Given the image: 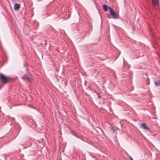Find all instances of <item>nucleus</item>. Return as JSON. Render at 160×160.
Returning a JSON list of instances; mask_svg holds the SVG:
<instances>
[{"label":"nucleus","instance_id":"obj_12","mask_svg":"<svg viewBox=\"0 0 160 160\" xmlns=\"http://www.w3.org/2000/svg\"><path fill=\"white\" fill-rule=\"evenodd\" d=\"M29 73V72H27V73H26L27 74H28Z\"/></svg>","mask_w":160,"mask_h":160},{"label":"nucleus","instance_id":"obj_6","mask_svg":"<svg viewBox=\"0 0 160 160\" xmlns=\"http://www.w3.org/2000/svg\"><path fill=\"white\" fill-rule=\"evenodd\" d=\"M20 5L18 3H16L14 6V8L15 11H17L19 10L20 8Z\"/></svg>","mask_w":160,"mask_h":160},{"label":"nucleus","instance_id":"obj_5","mask_svg":"<svg viewBox=\"0 0 160 160\" xmlns=\"http://www.w3.org/2000/svg\"><path fill=\"white\" fill-rule=\"evenodd\" d=\"M140 128H142L143 129H146L148 130H149V128H148L147 126L144 123H143L140 124Z\"/></svg>","mask_w":160,"mask_h":160},{"label":"nucleus","instance_id":"obj_10","mask_svg":"<svg viewBox=\"0 0 160 160\" xmlns=\"http://www.w3.org/2000/svg\"><path fill=\"white\" fill-rule=\"evenodd\" d=\"M73 134L75 136H76V137H77V138H78V136H77V135L76 134V133H73Z\"/></svg>","mask_w":160,"mask_h":160},{"label":"nucleus","instance_id":"obj_3","mask_svg":"<svg viewBox=\"0 0 160 160\" xmlns=\"http://www.w3.org/2000/svg\"><path fill=\"white\" fill-rule=\"evenodd\" d=\"M152 1L154 9H159V0H152Z\"/></svg>","mask_w":160,"mask_h":160},{"label":"nucleus","instance_id":"obj_2","mask_svg":"<svg viewBox=\"0 0 160 160\" xmlns=\"http://www.w3.org/2000/svg\"><path fill=\"white\" fill-rule=\"evenodd\" d=\"M109 10L110 16L113 19H116L119 17L118 13H117L116 12L114 11L113 9L111 7L108 8Z\"/></svg>","mask_w":160,"mask_h":160},{"label":"nucleus","instance_id":"obj_1","mask_svg":"<svg viewBox=\"0 0 160 160\" xmlns=\"http://www.w3.org/2000/svg\"><path fill=\"white\" fill-rule=\"evenodd\" d=\"M11 80V79L10 77H7L0 73V81L2 83L4 84L7 83Z\"/></svg>","mask_w":160,"mask_h":160},{"label":"nucleus","instance_id":"obj_9","mask_svg":"<svg viewBox=\"0 0 160 160\" xmlns=\"http://www.w3.org/2000/svg\"><path fill=\"white\" fill-rule=\"evenodd\" d=\"M111 130H112V131L114 133L115 132H116V130L114 129V127H112L111 128Z\"/></svg>","mask_w":160,"mask_h":160},{"label":"nucleus","instance_id":"obj_4","mask_svg":"<svg viewBox=\"0 0 160 160\" xmlns=\"http://www.w3.org/2000/svg\"><path fill=\"white\" fill-rule=\"evenodd\" d=\"M22 78L25 80H27L30 82H32L33 80V79L32 78L26 74H25L22 77Z\"/></svg>","mask_w":160,"mask_h":160},{"label":"nucleus","instance_id":"obj_8","mask_svg":"<svg viewBox=\"0 0 160 160\" xmlns=\"http://www.w3.org/2000/svg\"><path fill=\"white\" fill-rule=\"evenodd\" d=\"M155 84L156 86L160 85V80H159L156 82H155Z\"/></svg>","mask_w":160,"mask_h":160},{"label":"nucleus","instance_id":"obj_13","mask_svg":"<svg viewBox=\"0 0 160 160\" xmlns=\"http://www.w3.org/2000/svg\"><path fill=\"white\" fill-rule=\"evenodd\" d=\"M99 98H100V96H99Z\"/></svg>","mask_w":160,"mask_h":160},{"label":"nucleus","instance_id":"obj_11","mask_svg":"<svg viewBox=\"0 0 160 160\" xmlns=\"http://www.w3.org/2000/svg\"><path fill=\"white\" fill-rule=\"evenodd\" d=\"M129 158L130 160H133V159H132V157L131 156H129Z\"/></svg>","mask_w":160,"mask_h":160},{"label":"nucleus","instance_id":"obj_7","mask_svg":"<svg viewBox=\"0 0 160 160\" xmlns=\"http://www.w3.org/2000/svg\"><path fill=\"white\" fill-rule=\"evenodd\" d=\"M102 8L104 12H107L108 10V7L106 5H103L102 6Z\"/></svg>","mask_w":160,"mask_h":160}]
</instances>
